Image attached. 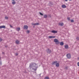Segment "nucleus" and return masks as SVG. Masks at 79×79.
<instances>
[{"label":"nucleus","instance_id":"c03bdc74","mask_svg":"<svg viewBox=\"0 0 79 79\" xmlns=\"http://www.w3.org/2000/svg\"><path fill=\"white\" fill-rule=\"evenodd\" d=\"M0 58H1V56H0Z\"/></svg>","mask_w":79,"mask_h":79},{"label":"nucleus","instance_id":"a211bd4d","mask_svg":"<svg viewBox=\"0 0 79 79\" xmlns=\"http://www.w3.org/2000/svg\"><path fill=\"white\" fill-rule=\"evenodd\" d=\"M12 3L13 5H15V4H16V2L15 1H13V2H12Z\"/></svg>","mask_w":79,"mask_h":79},{"label":"nucleus","instance_id":"f3484780","mask_svg":"<svg viewBox=\"0 0 79 79\" xmlns=\"http://www.w3.org/2000/svg\"><path fill=\"white\" fill-rule=\"evenodd\" d=\"M20 27H19L16 28V31H19V30H20Z\"/></svg>","mask_w":79,"mask_h":79},{"label":"nucleus","instance_id":"f03ea898","mask_svg":"<svg viewBox=\"0 0 79 79\" xmlns=\"http://www.w3.org/2000/svg\"><path fill=\"white\" fill-rule=\"evenodd\" d=\"M54 42L56 43L55 44H56V45H59L60 44V45H61V46H63V45H64V43L63 42H60L59 40L56 39H55L54 40Z\"/></svg>","mask_w":79,"mask_h":79},{"label":"nucleus","instance_id":"79ce46f5","mask_svg":"<svg viewBox=\"0 0 79 79\" xmlns=\"http://www.w3.org/2000/svg\"><path fill=\"white\" fill-rule=\"evenodd\" d=\"M41 74H40V75Z\"/></svg>","mask_w":79,"mask_h":79},{"label":"nucleus","instance_id":"aec40b11","mask_svg":"<svg viewBox=\"0 0 79 79\" xmlns=\"http://www.w3.org/2000/svg\"><path fill=\"white\" fill-rule=\"evenodd\" d=\"M48 17L49 18H51V15H48Z\"/></svg>","mask_w":79,"mask_h":79},{"label":"nucleus","instance_id":"7c9ffc66","mask_svg":"<svg viewBox=\"0 0 79 79\" xmlns=\"http://www.w3.org/2000/svg\"><path fill=\"white\" fill-rule=\"evenodd\" d=\"M65 69H68V68L67 67H65Z\"/></svg>","mask_w":79,"mask_h":79},{"label":"nucleus","instance_id":"9b49d317","mask_svg":"<svg viewBox=\"0 0 79 79\" xmlns=\"http://www.w3.org/2000/svg\"><path fill=\"white\" fill-rule=\"evenodd\" d=\"M32 25H39V23H32Z\"/></svg>","mask_w":79,"mask_h":79},{"label":"nucleus","instance_id":"f257e3e1","mask_svg":"<svg viewBox=\"0 0 79 79\" xmlns=\"http://www.w3.org/2000/svg\"><path fill=\"white\" fill-rule=\"evenodd\" d=\"M29 68L30 69L36 71L38 68L37 65L35 63H31L30 64Z\"/></svg>","mask_w":79,"mask_h":79},{"label":"nucleus","instance_id":"a878e982","mask_svg":"<svg viewBox=\"0 0 79 79\" xmlns=\"http://www.w3.org/2000/svg\"><path fill=\"white\" fill-rule=\"evenodd\" d=\"M71 23H74V20L72 19L71 20Z\"/></svg>","mask_w":79,"mask_h":79},{"label":"nucleus","instance_id":"a19ab883","mask_svg":"<svg viewBox=\"0 0 79 79\" xmlns=\"http://www.w3.org/2000/svg\"><path fill=\"white\" fill-rule=\"evenodd\" d=\"M12 0V1H15V0Z\"/></svg>","mask_w":79,"mask_h":79},{"label":"nucleus","instance_id":"473e14b6","mask_svg":"<svg viewBox=\"0 0 79 79\" xmlns=\"http://www.w3.org/2000/svg\"><path fill=\"white\" fill-rule=\"evenodd\" d=\"M78 66H79V62H78L77 63Z\"/></svg>","mask_w":79,"mask_h":79},{"label":"nucleus","instance_id":"37998d69","mask_svg":"<svg viewBox=\"0 0 79 79\" xmlns=\"http://www.w3.org/2000/svg\"><path fill=\"white\" fill-rule=\"evenodd\" d=\"M69 0V1H71V0Z\"/></svg>","mask_w":79,"mask_h":79},{"label":"nucleus","instance_id":"4be33fe9","mask_svg":"<svg viewBox=\"0 0 79 79\" xmlns=\"http://www.w3.org/2000/svg\"><path fill=\"white\" fill-rule=\"evenodd\" d=\"M39 13L40 15H41V16H43L44 15V14L41 12H39Z\"/></svg>","mask_w":79,"mask_h":79},{"label":"nucleus","instance_id":"ddd939ff","mask_svg":"<svg viewBox=\"0 0 79 79\" xmlns=\"http://www.w3.org/2000/svg\"><path fill=\"white\" fill-rule=\"evenodd\" d=\"M64 47H65V49H68V45H65L64 46Z\"/></svg>","mask_w":79,"mask_h":79},{"label":"nucleus","instance_id":"4468645a","mask_svg":"<svg viewBox=\"0 0 79 79\" xmlns=\"http://www.w3.org/2000/svg\"><path fill=\"white\" fill-rule=\"evenodd\" d=\"M62 7L63 8H66V6L64 5H62Z\"/></svg>","mask_w":79,"mask_h":79},{"label":"nucleus","instance_id":"72a5a7b5","mask_svg":"<svg viewBox=\"0 0 79 79\" xmlns=\"http://www.w3.org/2000/svg\"><path fill=\"white\" fill-rule=\"evenodd\" d=\"M5 47H6V48H7L8 47V46H7V45H5Z\"/></svg>","mask_w":79,"mask_h":79},{"label":"nucleus","instance_id":"9d476101","mask_svg":"<svg viewBox=\"0 0 79 79\" xmlns=\"http://www.w3.org/2000/svg\"><path fill=\"white\" fill-rule=\"evenodd\" d=\"M63 25H64V23H63V22L59 23V26H63Z\"/></svg>","mask_w":79,"mask_h":79},{"label":"nucleus","instance_id":"c756f323","mask_svg":"<svg viewBox=\"0 0 79 79\" xmlns=\"http://www.w3.org/2000/svg\"><path fill=\"white\" fill-rule=\"evenodd\" d=\"M15 54V56H18V53H16Z\"/></svg>","mask_w":79,"mask_h":79},{"label":"nucleus","instance_id":"ea45409f","mask_svg":"<svg viewBox=\"0 0 79 79\" xmlns=\"http://www.w3.org/2000/svg\"><path fill=\"white\" fill-rule=\"evenodd\" d=\"M77 59H78V60H79V57L77 58Z\"/></svg>","mask_w":79,"mask_h":79},{"label":"nucleus","instance_id":"7ed1b4c3","mask_svg":"<svg viewBox=\"0 0 79 79\" xmlns=\"http://www.w3.org/2000/svg\"><path fill=\"white\" fill-rule=\"evenodd\" d=\"M68 59H70L71 58V54L69 53L66 55Z\"/></svg>","mask_w":79,"mask_h":79},{"label":"nucleus","instance_id":"2f4dec72","mask_svg":"<svg viewBox=\"0 0 79 79\" xmlns=\"http://www.w3.org/2000/svg\"><path fill=\"white\" fill-rule=\"evenodd\" d=\"M2 55H5V52H2Z\"/></svg>","mask_w":79,"mask_h":79},{"label":"nucleus","instance_id":"4c0bfd02","mask_svg":"<svg viewBox=\"0 0 79 79\" xmlns=\"http://www.w3.org/2000/svg\"><path fill=\"white\" fill-rule=\"evenodd\" d=\"M65 2H67L68 0H64Z\"/></svg>","mask_w":79,"mask_h":79},{"label":"nucleus","instance_id":"6e6552de","mask_svg":"<svg viewBox=\"0 0 79 79\" xmlns=\"http://www.w3.org/2000/svg\"><path fill=\"white\" fill-rule=\"evenodd\" d=\"M52 32V33H54L55 34H56V33H57L58 32V31H56L54 30H53L51 31Z\"/></svg>","mask_w":79,"mask_h":79},{"label":"nucleus","instance_id":"39448f33","mask_svg":"<svg viewBox=\"0 0 79 79\" xmlns=\"http://www.w3.org/2000/svg\"><path fill=\"white\" fill-rule=\"evenodd\" d=\"M48 50L47 51V52L48 53H49V54H50L51 53H52V51L51 50L49 49H48Z\"/></svg>","mask_w":79,"mask_h":79},{"label":"nucleus","instance_id":"412c9836","mask_svg":"<svg viewBox=\"0 0 79 79\" xmlns=\"http://www.w3.org/2000/svg\"><path fill=\"white\" fill-rule=\"evenodd\" d=\"M27 32L28 34H29V33H30V31L29 30H27Z\"/></svg>","mask_w":79,"mask_h":79},{"label":"nucleus","instance_id":"dca6fc26","mask_svg":"<svg viewBox=\"0 0 79 79\" xmlns=\"http://www.w3.org/2000/svg\"><path fill=\"white\" fill-rule=\"evenodd\" d=\"M48 17V15H44V18H45V19H46V18H47Z\"/></svg>","mask_w":79,"mask_h":79},{"label":"nucleus","instance_id":"0eeeda50","mask_svg":"<svg viewBox=\"0 0 79 79\" xmlns=\"http://www.w3.org/2000/svg\"><path fill=\"white\" fill-rule=\"evenodd\" d=\"M58 61H54L52 63V65H55L56 63H57Z\"/></svg>","mask_w":79,"mask_h":79},{"label":"nucleus","instance_id":"cd10ccee","mask_svg":"<svg viewBox=\"0 0 79 79\" xmlns=\"http://www.w3.org/2000/svg\"><path fill=\"white\" fill-rule=\"evenodd\" d=\"M2 40H3V39H2L1 38H0V42H1Z\"/></svg>","mask_w":79,"mask_h":79},{"label":"nucleus","instance_id":"6ab92c4d","mask_svg":"<svg viewBox=\"0 0 79 79\" xmlns=\"http://www.w3.org/2000/svg\"><path fill=\"white\" fill-rule=\"evenodd\" d=\"M1 60V58H0V65H1L2 64V60Z\"/></svg>","mask_w":79,"mask_h":79},{"label":"nucleus","instance_id":"c9c22d12","mask_svg":"<svg viewBox=\"0 0 79 79\" xmlns=\"http://www.w3.org/2000/svg\"><path fill=\"white\" fill-rule=\"evenodd\" d=\"M52 38H55V36H52Z\"/></svg>","mask_w":79,"mask_h":79},{"label":"nucleus","instance_id":"1a4fd4ad","mask_svg":"<svg viewBox=\"0 0 79 79\" xmlns=\"http://www.w3.org/2000/svg\"><path fill=\"white\" fill-rule=\"evenodd\" d=\"M2 28L5 29V28H6V27L4 25L0 26V29H2Z\"/></svg>","mask_w":79,"mask_h":79},{"label":"nucleus","instance_id":"bb28decb","mask_svg":"<svg viewBox=\"0 0 79 79\" xmlns=\"http://www.w3.org/2000/svg\"><path fill=\"white\" fill-rule=\"evenodd\" d=\"M49 39H52V36H49Z\"/></svg>","mask_w":79,"mask_h":79},{"label":"nucleus","instance_id":"c85d7f7f","mask_svg":"<svg viewBox=\"0 0 79 79\" xmlns=\"http://www.w3.org/2000/svg\"><path fill=\"white\" fill-rule=\"evenodd\" d=\"M67 19H68V21H70V18L68 17Z\"/></svg>","mask_w":79,"mask_h":79},{"label":"nucleus","instance_id":"393cba45","mask_svg":"<svg viewBox=\"0 0 79 79\" xmlns=\"http://www.w3.org/2000/svg\"><path fill=\"white\" fill-rule=\"evenodd\" d=\"M76 39H77V41L79 40V37H77V38H76Z\"/></svg>","mask_w":79,"mask_h":79},{"label":"nucleus","instance_id":"2eb2a0df","mask_svg":"<svg viewBox=\"0 0 79 79\" xmlns=\"http://www.w3.org/2000/svg\"><path fill=\"white\" fill-rule=\"evenodd\" d=\"M15 43L16 44H19V41L18 40H17L15 41Z\"/></svg>","mask_w":79,"mask_h":79},{"label":"nucleus","instance_id":"423d86ee","mask_svg":"<svg viewBox=\"0 0 79 79\" xmlns=\"http://www.w3.org/2000/svg\"><path fill=\"white\" fill-rule=\"evenodd\" d=\"M53 2H51L50 1L49 2V3H48V5L50 6H52V5H53Z\"/></svg>","mask_w":79,"mask_h":79},{"label":"nucleus","instance_id":"b1692460","mask_svg":"<svg viewBox=\"0 0 79 79\" xmlns=\"http://www.w3.org/2000/svg\"><path fill=\"white\" fill-rule=\"evenodd\" d=\"M5 19H8V17L6 16L5 17Z\"/></svg>","mask_w":79,"mask_h":79},{"label":"nucleus","instance_id":"20e7f679","mask_svg":"<svg viewBox=\"0 0 79 79\" xmlns=\"http://www.w3.org/2000/svg\"><path fill=\"white\" fill-rule=\"evenodd\" d=\"M28 29V26L27 25H24L23 26V29L25 30H27Z\"/></svg>","mask_w":79,"mask_h":79},{"label":"nucleus","instance_id":"e433bc0d","mask_svg":"<svg viewBox=\"0 0 79 79\" xmlns=\"http://www.w3.org/2000/svg\"><path fill=\"white\" fill-rule=\"evenodd\" d=\"M14 50H16V48L14 49Z\"/></svg>","mask_w":79,"mask_h":79},{"label":"nucleus","instance_id":"f704fd0d","mask_svg":"<svg viewBox=\"0 0 79 79\" xmlns=\"http://www.w3.org/2000/svg\"><path fill=\"white\" fill-rule=\"evenodd\" d=\"M10 25V27H13L12 26H11V25Z\"/></svg>","mask_w":79,"mask_h":79},{"label":"nucleus","instance_id":"58836bf2","mask_svg":"<svg viewBox=\"0 0 79 79\" xmlns=\"http://www.w3.org/2000/svg\"><path fill=\"white\" fill-rule=\"evenodd\" d=\"M35 27V26H33V28H34Z\"/></svg>","mask_w":79,"mask_h":79},{"label":"nucleus","instance_id":"5701e85b","mask_svg":"<svg viewBox=\"0 0 79 79\" xmlns=\"http://www.w3.org/2000/svg\"><path fill=\"white\" fill-rule=\"evenodd\" d=\"M45 79H49V77H45Z\"/></svg>","mask_w":79,"mask_h":79},{"label":"nucleus","instance_id":"f8f14e48","mask_svg":"<svg viewBox=\"0 0 79 79\" xmlns=\"http://www.w3.org/2000/svg\"><path fill=\"white\" fill-rule=\"evenodd\" d=\"M56 67H59L60 66V64H59V63H57V62L56 64Z\"/></svg>","mask_w":79,"mask_h":79}]
</instances>
